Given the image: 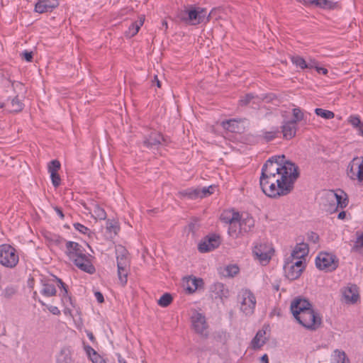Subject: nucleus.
<instances>
[{
    "label": "nucleus",
    "mask_w": 363,
    "mask_h": 363,
    "mask_svg": "<svg viewBox=\"0 0 363 363\" xmlns=\"http://www.w3.org/2000/svg\"><path fill=\"white\" fill-rule=\"evenodd\" d=\"M342 294L346 303H354L359 299L358 287L355 284H348L344 287Z\"/></svg>",
    "instance_id": "18"
},
{
    "label": "nucleus",
    "mask_w": 363,
    "mask_h": 363,
    "mask_svg": "<svg viewBox=\"0 0 363 363\" xmlns=\"http://www.w3.org/2000/svg\"><path fill=\"white\" fill-rule=\"evenodd\" d=\"M348 122L354 128H358L362 123L359 116H351L348 119Z\"/></svg>",
    "instance_id": "52"
},
{
    "label": "nucleus",
    "mask_w": 363,
    "mask_h": 363,
    "mask_svg": "<svg viewBox=\"0 0 363 363\" xmlns=\"http://www.w3.org/2000/svg\"><path fill=\"white\" fill-rule=\"evenodd\" d=\"M291 60L292 63L294 64L297 67H299L301 69L308 68L307 62L301 56H298V55L293 56V57H291Z\"/></svg>",
    "instance_id": "38"
},
{
    "label": "nucleus",
    "mask_w": 363,
    "mask_h": 363,
    "mask_svg": "<svg viewBox=\"0 0 363 363\" xmlns=\"http://www.w3.org/2000/svg\"><path fill=\"white\" fill-rule=\"evenodd\" d=\"M172 296L169 293L164 294L157 301V304L163 308L167 307L172 301Z\"/></svg>",
    "instance_id": "37"
},
{
    "label": "nucleus",
    "mask_w": 363,
    "mask_h": 363,
    "mask_svg": "<svg viewBox=\"0 0 363 363\" xmlns=\"http://www.w3.org/2000/svg\"><path fill=\"white\" fill-rule=\"evenodd\" d=\"M192 326L195 332L201 336L207 337L209 333L208 325L205 316L200 313H195L191 316Z\"/></svg>",
    "instance_id": "13"
},
{
    "label": "nucleus",
    "mask_w": 363,
    "mask_h": 363,
    "mask_svg": "<svg viewBox=\"0 0 363 363\" xmlns=\"http://www.w3.org/2000/svg\"><path fill=\"white\" fill-rule=\"evenodd\" d=\"M335 353L337 363H350L345 352L336 350H335Z\"/></svg>",
    "instance_id": "45"
},
{
    "label": "nucleus",
    "mask_w": 363,
    "mask_h": 363,
    "mask_svg": "<svg viewBox=\"0 0 363 363\" xmlns=\"http://www.w3.org/2000/svg\"><path fill=\"white\" fill-rule=\"evenodd\" d=\"M56 363H72V351L69 347H62L56 356Z\"/></svg>",
    "instance_id": "27"
},
{
    "label": "nucleus",
    "mask_w": 363,
    "mask_h": 363,
    "mask_svg": "<svg viewBox=\"0 0 363 363\" xmlns=\"http://www.w3.org/2000/svg\"><path fill=\"white\" fill-rule=\"evenodd\" d=\"M47 308L48 309V311L53 315H58L60 314V311L59 310V308L57 307V306H46Z\"/></svg>",
    "instance_id": "58"
},
{
    "label": "nucleus",
    "mask_w": 363,
    "mask_h": 363,
    "mask_svg": "<svg viewBox=\"0 0 363 363\" xmlns=\"http://www.w3.org/2000/svg\"><path fill=\"white\" fill-rule=\"evenodd\" d=\"M307 65H308L307 69L315 68L316 69V67H318V62L314 59H310L308 62H307Z\"/></svg>",
    "instance_id": "60"
},
{
    "label": "nucleus",
    "mask_w": 363,
    "mask_h": 363,
    "mask_svg": "<svg viewBox=\"0 0 363 363\" xmlns=\"http://www.w3.org/2000/svg\"><path fill=\"white\" fill-rule=\"evenodd\" d=\"M41 294L45 296L50 297L55 295L56 289L53 284L50 281L44 282L43 284V289L41 290Z\"/></svg>",
    "instance_id": "34"
},
{
    "label": "nucleus",
    "mask_w": 363,
    "mask_h": 363,
    "mask_svg": "<svg viewBox=\"0 0 363 363\" xmlns=\"http://www.w3.org/2000/svg\"><path fill=\"white\" fill-rule=\"evenodd\" d=\"M260 363H269V359L267 354H264L261 357Z\"/></svg>",
    "instance_id": "64"
},
{
    "label": "nucleus",
    "mask_w": 363,
    "mask_h": 363,
    "mask_svg": "<svg viewBox=\"0 0 363 363\" xmlns=\"http://www.w3.org/2000/svg\"><path fill=\"white\" fill-rule=\"evenodd\" d=\"M253 99H257L258 101H260V100H264V98L261 99V98H259L257 96H255L252 94H247L245 96L242 97L240 99L239 104H240V106H247Z\"/></svg>",
    "instance_id": "39"
},
{
    "label": "nucleus",
    "mask_w": 363,
    "mask_h": 363,
    "mask_svg": "<svg viewBox=\"0 0 363 363\" xmlns=\"http://www.w3.org/2000/svg\"><path fill=\"white\" fill-rule=\"evenodd\" d=\"M22 55L23 56L24 59L27 62H31L32 61V59H33V52H32L24 51L22 53Z\"/></svg>",
    "instance_id": "59"
},
{
    "label": "nucleus",
    "mask_w": 363,
    "mask_h": 363,
    "mask_svg": "<svg viewBox=\"0 0 363 363\" xmlns=\"http://www.w3.org/2000/svg\"><path fill=\"white\" fill-rule=\"evenodd\" d=\"M311 307L312 305L308 300L296 298L291 301L290 309L293 315L296 316Z\"/></svg>",
    "instance_id": "17"
},
{
    "label": "nucleus",
    "mask_w": 363,
    "mask_h": 363,
    "mask_svg": "<svg viewBox=\"0 0 363 363\" xmlns=\"http://www.w3.org/2000/svg\"><path fill=\"white\" fill-rule=\"evenodd\" d=\"M239 297L240 299V310L246 315H252L256 306V298L254 294L249 289H242Z\"/></svg>",
    "instance_id": "8"
},
{
    "label": "nucleus",
    "mask_w": 363,
    "mask_h": 363,
    "mask_svg": "<svg viewBox=\"0 0 363 363\" xmlns=\"http://www.w3.org/2000/svg\"><path fill=\"white\" fill-rule=\"evenodd\" d=\"M226 272V276L234 277L238 274L240 269L239 267L235 264L228 265L225 268Z\"/></svg>",
    "instance_id": "47"
},
{
    "label": "nucleus",
    "mask_w": 363,
    "mask_h": 363,
    "mask_svg": "<svg viewBox=\"0 0 363 363\" xmlns=\"http://www.w3.org/2000/svg\"><path fill=\"white\" fill-rule=\"evenodd\" d=\"M267 248L265 245H259L253 250V254L261 262H268L271 259L272 250H267Z\"/></svg>",
    "instance_id": "21"
},
{
    "label": "nucleus",
    "mask_w": 363,
    "mask_h": 363,
    "mask_svg": "<svg viewBox=\"0 0 363 363\" xmlns=\"http://www.w3.org/2000/svg\"><path fill=\"white\" fill-rule=\"evenodd\" d=\"M16 292L14 287H6L4 291V295L6 298H9L12 297Z\"/></svg>",
    "instance_id": "54"
},
{
    "label": "nucleus",
    "mask_w": 363,
    "mask_h": 363,
    "mask_svg": "<svg viewBox=\"0 0 363 363\" xmlns=\"http://www.w3.org/2000/svg\"><path fill=\"white\" fill-rule=\"evenodd\" d=\"M73 226L76 230H78L82 234L89 235L91 233V230L89 228H88L87 227L84 226V225H82L79 223H74Z\"/></svg>",
    "instance_id": "48"
},
{
    "label": "nucleus",
    "mask_w": 363,
    "mask_h": 363,
    "mask_svg": "<svg viewBox=\"0 0 363 363\" xmlns=\"http://www.w3.org/2000/svg\"><path fill=\"white\" fill-rule=\"evenodd\" d=\"M84 350L86 352V354L88 357H90L91 355L94 354L96 350L93 349L90 345L84 344Z\"/></svg>",
    "instance_id": "57"
},
{
    "label": "nucleus",
    "mask_w": 363,
    "mask_h": 363,
    "mask_svg": "<svg viewBox=\"0 0 363 363\" xmlns=\"http://www.w3.org/2000/svg\"><path fill=\"white\" fill-rule=\"evenodd\" d=\"M19 261L16 250L11 245L2 244L0 245V264L8 268L15 267Z\"/></svg>",
    "instance_id": "7"
},
{
    "label": "nucleus",
    "mask_w": 363,
    "mask_h": 363,
    "mask_svg": "<svg viewBox=\"0 0 363 363\" xmlns=\"http://www.w3.org/2000/svg\"><path fill=\"white\" fill-rule=\"evenodd\" d=\"M58 5V0H39L35 4V11L40 13L50 12Z\"/></svg>",
    "instance_id": "19"
},
{
    "label": "nucleus",
    "mask_w": 363,
    "mask_h": 363,
    "mask_svg": "<svg viewBox=\"0 0 363 363\" xmlns=\"http://www.w3.org/2000/svg\"><path fill=\"white\" fill-rule=\"evenodd\" d=\"M240 213L234 210H225L221 213L220 219L223 223L230 225L240 218Z\"/></svg>",
    "instance_id": "26"
},
{
    "label": "nucleus",
    "mask_w": 363,
    "mask_h": 363,
    "mask_svg": "<svg viewBox=\"0 0 363 363\" xmlns=\"http://www.w3.org/2000/svg\"><path fill=\"white\" fill-rule=\"evenodd\" d=\"M325 199L331 203L332 207H334L333 211H337V208H345L348 204L347 195L343 191L338 194L334 191H330L326 194Z\"/></svg>",
    "instance_id": "14"
},
{
    "label": "nucleus",
    "mask_w": 363,
    "mask_h": 363,
    "mask_svg": "<svg viewBox=\"0 0 363 363\" xmlns=\"http://www.w3.org/2000/svg\"><path fill=\"white\" fill-rule=\"evenodd\" d=\"M50 174V179L52 185L56 188L58 187L61 184V179L58 173H52Z\"/></svg>",
    "instance_id": "53"
},
{
    "label": "nucleus",
    "mask_w": 363,
    "mask_h": 363,
    "mask_svg": "<svg viewBox=\"0 0 363 363\" xmlns=\"http://www.w3.org/2000/svg\"><path fill=\"white\" fill-rule=\"evenodd\" d=\"M316 71L318 73H322L323 74H328V69L324 68V67H320L318 66V67H316Z\"/></svg>",
    "instance_id": "63"
},
{
    "label": "nucleus",
    "mask_w": 363,
    "mask_h": 363,
    "mask_svg": "<svg viewBox=\"0 0 363 363\" xmlns=\"http://www.w3.org/2000/svg\"><path fill=\"white\" fill-rule=\"evenodd\" d=\"M314 4L322 9H333L335 7L336 3L328 0H315Z\"/></svg>",
    "instance_id": "41"
},
{
    "label": "nucleus",
    "mask_w": 363,
    "mask_h": 363,
    "mask_svg": "<svg viewBox=\"0 0 363 363\" xmlns=\"http://www.w3.org/2000/svg\"><path fill=\"white\" fill-rule=\"evenodd\" d=\"M235 120H229L223 121L222 122V126L223 127V128L228 130V131L235 132Z\"/></svg>",
    "instance_id": "49"
},
{
    "label": "nucleus",
    "mask_w": 363,
    "mask_h": 363,
    "mask_svg": "<svg viewBox=\"0 0 363 363\" xmlns=\"http://www.w3.org/2000/svg\"><path fill=\"white\" fill-rule=\"evenodd\" d=\"M317 268L325 272H332L337 267L335 257L327 252H320L315 259Z\"/></svg>",
    "instance_id": "10"
},
{
    "label": "nucleus",
    "mask_w": 363,
    "mask_h": 363,
    "mask_svg": "<svg viewBox=\"0 0 363 363\" xmlns=\"http://www.w3.org/2000/svg\"><path fill=\"white\" fill-rule=\"evenodd\" d=\"M240 218H238L236 221L230 223L229 225L228 233L230 236L233 238H238L241 234V230H240Z\"/></svg>",
    "instance_id": "32"
},
{
    "label": "nucleus",
    "mask_w": 363,
    "mask_h": 363,
    "mask_svg": "<svg viewBox=\"0 0 363 363\" xmlns=\"http://www.w3.org/2000/svg\"><path fill=\"white\" fill-rule=\"evenodd\" d=\"M106 228L109 232L113 233L115 234H116L119 230V227H118L117 223L115 221H110V220H108L106 223Z\"/></svg>",
    "instance_id": "51"
},
{
    "label": "nucleus",
    "mask_w": 363,
    "mask_h": 363,
    "mask_svg": "<svg viewBox=\"0 0 363 363\" xmlns=\"http://www.w3.org/2000/svg\"><path fill=\"white\" fill-rule=\"evenodd\" d=\"M89 358L93 363H104L103 358L97 352Z\"/></svg>",
    "instance_id": "55"
},
{
    "label": "nucleus",
    "mask_w": 363,
    "mask_h": 363,
    "mask_svg": "<svg viewBox=\"0 0 363 363\" xmlns=\"http://www.w3.org/2000/svg\"><path fill=\"white\" fill-rule=\"evenodd\" d=\"M299 176L298 167L294 163L291 167V170L284 169L279 171L277 174H274V180H277V184H279V187L281 188L280 185L283 186H290V190L292 191L294 189V184Z\"/></svg>",
    "instance_id": "6"
},
{
    "label": "nucleus",
    "mask_w": 363,
    "mask_h": 363,
    "mask_svg": "<svg viewBox=\"0 0 363 363\" xmlns=\"http://www.w3.org/2000/svg\"><path fill=\"white\" fill-rule=\"evenodd\" d=\"M255 220L252 217L247 215L246 217L240 216V230L241 233H247L254 227Z\"/></svg>",
    "instance_id": "29"
},
{
    "label": "nucleus",
    "mask_w": 363,
    "mask_h": 363,
    "mask_svg": "<svg viewBox=\"0 0 363 363\" xmlns=\"http://www.w3.org/2000/svg\"><path fill=\"white\" fill-rule=\"evenodd\" d=\"M216 11V9H213L208 14H207L206 9L191 6L189 9L184 11L187 14V16L184 17L183 16V23L196 26L203 22H208Z\"/></svg>",
    "instance_id": "3"
},
{
    "label": "nucleus",
    "mask_w": 363,
    "mask_h": 363,
    "mask_svg": "<svg viewBox=\"0 0 363 363\" xmlns=\"http://www.w3.org/2000/svg\"><path fill=\"white\" fill-rule=\"evenodd\" d=\"M294 317L299 324L311 330L318 329L322 323L321 318L313 310V307Z\"/></svg>",
    "instance_id": "5"
},
{
    "label": "nucleus",
    "mask_w": 363,
    "mask_h": 363,
    "mask_svg": "<svg viewBox=\"0 0 363 363\" xmlns=\"http://www.w3.org/2000/svg\"><path fill=\"white\" fill-rule=\"evenodd\" d=\"M215 290L216 291V294L220 296L226 297L228 296V291L225 287L224 284L221 283H217L214 285Z\"/></svg>",
    "instance_id": "44"
},
{
    "label": "nucleus",
    "mask_w": 363,
    "mask_h": 363,
    "mask_svg": "<svg viewBox=\"0 0 363 363\" xmlns=\"http://www.w3.org/2000/svg\"><path fill=\"white\" fill-rule=\"evenodd\" d=\"M60 162L57 160H53L48 163V170L50 174L57 173L60 169Z\"/></svg>",
    "instance_id": "42"
},
{
    "label": "nucleus",
    "mask_w": 363,
    "mask_h": 363,
    "mask_svg": "<svg viewBox=\"0 0 363 363\" xmlns=\"http://www.w3.org/2000/svg\"><path fill=\"white\" fill-rule=\"evenodd\" d=\"M163 141L162 135L156 131H153L145 139L144 145L148 148H155L161 145Z\"/></svg>",
    "instance_id": "23"
},
{
    "label": "nucleus",
    "mask_w": 363,
    "mask_h": 363,
    "mask_svg": "<svg viewBox=\"0 0 363 363\" xmlns=\"http://www.w3.org/2000/svg\"><path fill=\"white\" fill-rule=\"evenodd\" d=\"M220 244V237L213 234L207 236L199 244L198 249L201 252H207L217 248Z\"/></svg>",
    "instance_id": "15"
},
{
    "label": "nucleus",
    "mask_w": 363,
    "mask_h": 363,
    "mask_svg": "<svg viewBox=\"0 0 363 363\" xmlns=\"http://www.w3.org/2000/svg\"><path fill=\"white\" fill-rule=\"evenodd\" d=\"M281 129L283 138L286 140H291L295 137L297 130L296 124L291 121H284Z\"/></svg>",
    "instance_id": "20"
},
{
    "label": "nucleus",
    "mask_w": 363,
    "mask_h": 363,
    "mask_svg": "<svg viewBox=\"0 0 363 363\" xmlns=\"http://www.w3.org/2000/svg\"><path fill=\"white\" fill-rule=\"evenodd\" d=\"M308 240L313 243H317L319 240V236L314 232H310L308 233Z\"/></svg>",
    "instance_id": "56"
},
{
    "label": "nucleus",
    "mask_w": 363,
    "mask_h": 363,
    "mask_svg": "<svg viewBox=\"0 0 363 363\" xmlns=\"http://www.w3.org/2000/svg\"><path fill=\"white\" fill-rule=\"evenodd\" d=\"M65 252L69 259L81 270L89 274L94 272V267L91 264L86 255L85 250L81 245L76 242L67 241Z\"/></svg>",
    "instance_id": "1"
},
{
    "label": "nucleus",
    "mask_w": 363,
    "mask_h": 363,
    "mask_svg": "<svg viewBox=\"0 0 363 363\" xmlns=\"http://www.w3.org/2000/svg\"><path fill=\"white\" fill-rule=\"evenodd\" d=\"M145 21V16H140L138 21L133 22L125 31V35L127 38H132L135 35L140 27L143 25Z\"/></svg>",
    "instance_id": "28"
},
{
    "label": "nucleus",
    "mask_w": 363,
    "mask_h": 363,
    "mask_svg": "<svg viewBox=\"0 0 363 363\" xmlns=\"http://www.w3.org/2000/svg\"><path fill=\"white\" fill-rule=\"evenodd\" d=\"M279 133V128L278 127H274L269 131H264L261 137L265 142H270L277 138Z\"/></svg>",
    "instance_id": "33"
},
{
    "label": "nucleus",
    "mask_w": 363,
    "mask_h": 363,
    "mask_svg": "<svg viewBox=\"0 0 363 363\" xmlns=\"http://www.w3.org/2000/svg\"><path fill=\"white\" fill-rule=\"evenodd\" d=\"M259 185L262 191L269 197L277 198L281 196H286L289 194L291 191L290 190V186H283L280 185L281 188L279 187V184H277V180L274 178H259Z\"/></svg>",
    "instance_id": "4"
},
{
    "label": "nucleus",
    "mask_w": 363,
    "mask_h": 363,
    "mask_svg": "<svg viewBox=\"0 0 363 363\" xmlns=\"http://www.w3.org/2000/svg\"><path fill=\"white\" fill-rule=\"evenodd\" d=\"M308 253V247L306 243L297 244L294 250L292 251L291 258L292 259H302L304 258Z\"/></svg>",
    "instance_id": "25"
},
{
    "label": "nucleus",
    "mask_w": 363,
    "mask_h": 363,
    "mask_svg": "<svg viewBox=\"0 0 363 363\" xmlns=\"http://www.w3.org/2000/svg\"><path fill=\"white\" fill-rule=\"evenodd\" d=\"M284 269L286 277L289 280H295L298 279L301 274L300 269H296L295 267L291 264V262H289V259L286 261L284 265Z\"/></svg>",
    "instance_id": "24"
},
{
    "label": "nucleus",
    "mask_w": 363,
    "mask_h": 363,
    "mask_svg": "<svg viewBox=\"0 0 363 363\" xmlns=\"http://www.w3.org/2000/svg\"><path fill=\"white\" fill-rule=\"evenodd\" d=\"M1 108H4L9 112H19L23 110V104L17 97L9 99L5 103L1 105Z\"/></svg>",
    "instance_id": "22"
},
{
    "label": "nucleus",
    "mask_w": 363,
    "mask_h": 363,
    "mask_svg": "<svg viewBox=\"0 0 363 363\" xmlns=\"http://www.w3.org/2000/svg\"><path fill=\"white\" fill-rule=\"evenodd\" d=\"M55 279L58 282V286L62 289L60 296H61V302L62 306H64L63 312L65 315L73 316L72 311L73 308H75V304L70 296L68 294L67 289L65 286V284L62 282L60 279L55 277Z\"/></svg>",
    "instance_id": "11"
},
{
    "label": "nucleus",
    "mask_w": 363,
    "mask_h": 363,
    "mask_svg": "<svg viewBox=\"0 0 363 363\" xmlns=\"http://www.w3.org/2000/svg\"><path fill=\"white\" fill-rule=\"evenodd\" d=\"M152 86L156 85L158 88L161 86V82L158 79L157 76L155 75L153 79H152Z\"/></svg>",
    "instance_id": "62"
},
{
    "label": "nucleus",
    "mask_w": 363,
    "mask_h": 363,
    "mask_svg": "<svg viewBox=\"0 0 363 363\" xmlns=\"http://www.w3.org/2000/svg\"><path fill=\"white\" fill-rule=\"evenodd\" d=\"M212 189L213 187L210 186L208 188L204 187L201 191L196 189L189 192H183V196H186L191 199L206 197L207 195H210L213 193L210 191V189Z\"/></svg>",
    "instance_id": "30"
},
{
    "label": "nucleus",
    "mask_w": 363,
    "mask_h": 363,
    "mask_svg": "<svg viewBox=\"0 0 363 363\" xmlns=\"http://www.w3.org/2000/svg\"><path fill=\"white\" fill-rule=\"evenodd\" d=\"M289 259H291L289 262H291V264L295 267L296 269H300V272L302 273L304 269L303 261L301 259H292L291 257Z\"/></svg>",
    "instance_id": "50"
},
{
    "label": "nucleus",
    "mask_w": 363,
    "mask_h": 363,
    "mask_svg": "<svg viewBox=\"0 0 363 363\" xmlns=\"http://www.w3.org/2000/svg\"><path fill=\"white\" fill-rule=\"evenodd\" d=\"M199 220L196 218H194L188 223L186 229L189 234L191 233L192 236H194L196 232L199 229Z\"/></svg>",
    "instance_id": "36"
},
{
    "label": "nucleus",
    "mask_w": 363,
    "mask_h": 363,
    "mask_svg": "<svg viewBox=\"0 0 363 363\" xmlns=\"http://www.w3.org/2000/svg\"><path fill=\"white\" fill-rule=\"evenodd\" d=\"M92 216L95 219L105 220L106 218V213L104 208L100 207L98 204H94L92 208Z\"/></svg>",
    "instance_id": "35"
},
{
    "label": "nucleus",
    "mask_w": 363,
    "mask_h": 363,
    "mask_svg": "<svg viewBox=\"0 0 363 363\" xmlns=\"http://www.w3.org/2000/svg\"><path fill=\"white\" fill-rule=\"evenodd\" d=\"M264 330H259L255 337L252 339L251 344L252 347L255 350L259 349L262 346L265 344V338H264V336L265 335Z\"/></svg>",
    "instance_id": "31"
},
{
    "label": "nucleus",
    "mask_w": 363,
    "mask_h": 363,
    "mask_svg": "<svg viewBox=\"0 0 363 363\" xmlns=\"http://www.w3.org/2000/svg\"><path fill=\"white\" fill-rule=\"evenodd\" d=\"M315 113L317 116L325 119H332L335 117V114L333 111L325 110L320 108H315Z\"/></svg>",
    "instance_id": "40"
},
{
    "label": "nucleus",
    "mask_w": 363,
    "mask_h": 363,
    "mask_svg": "<svg viewBox=\"0 0 363 363\" xmlns=\"http://www.w3.org/2000/svg\"><path fill=\"white\" fill-rule=\"evenodd\" d=\"M94 296L99 303H103L104 301V296L101 292H95Z\"/></svg>",
    "instance_id": "61"
},
{
    "label": "nucleus",
    "mask_w": 363,
    "mask_h": 363,
    "mask_svg": "<svg viewBox=\"0 0 363 363\" xmlns=\"http://www.w3.org/2000/svg\"><path fill=\"white\" fill-rule=\"evenodd\" d=\"M292 113L294 118L290 121L294 122V123L296 124L298 122L303 119L304 115L299 108H294L292 110Z\"/></svg>",
    "instance_id": "43"
},
{
    "label": "nucleus",
    "mask_w": 363,
    "mask_h": 363,
    "mask_svg": "<svg viewBox=\"0 0 363 363\" xmlns=\"http://www.w3.org/2000/svg\"><path fill=\"white\" fill-rule=\"evenodd\" d=\"M116 259L118 267V275L123 285L127 282L128 260L126 256V250L120 247L116 249Z\"/></svg>",
    "instance_id": "9"
},
{
    "label": "nucleus",
    "mask_w": 363,
    "mask_h": 363,
    "mask_svg": "<svg viewBox=\"0 0 363 363\" xmlns=\"http://www.w3.org/2000/svg\"><path fill=\"white\" fill-rule=\"evenodd\" d=\"M203 286V281L201 278L195 277H183V288L189 294L194 293L197 289L202 288Z\"/></svg>",
    "instance_id": "16"
},
{
    "label": "nucleus",
    "mask_w": 363,
    "mask_h": 363,
    "mask_svg": "<svg viewBox=\"0 0 363 363\" xmlns=\"http://www.w3.org/2000/svg\"><path fill=\"white\" fill-rule=\"evenodd\" d=\"M352 249L356 252L363 254V233L357 238Z\"/></svg>",
    "instance_id": "46"
},
{
    "label": "nucleus",
    "mask_w": 363,
    "mask_h": 363,
    "mask_svg": "<svg viewBox=\"0 0 363 363\" xmlns=\"http://www.w3.org/2000/svg\"><path fill=\"white\" fill-rule=\"evenodd\" d=\"M347 173L351 179H357L363 184V157L353 158L348 165Z\"/></svg>",
    "instance_id": "12"
},
{
    "label": "nucleus",
    "mask_w": 363,
    "mask_h": 363,
    "mask_svg": "<svg viewBox=\"0 0 363 363\" xmlns=\"http://www.w3.org/2000/svg\"><path fill=\"white\" fill-rule=\"evenodd\" d=\"M293 162L286 160L284 155H275L269 158L262 166L260 177L274 178V174L284 169L291 170Z\"/></svg>",
    "instance_id": "2"
}]
</instances>
